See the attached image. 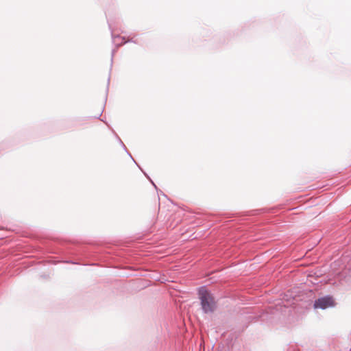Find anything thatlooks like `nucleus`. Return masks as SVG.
<instances>
[{
    "instance_id": "nucleus-3",
    "label": "nucleus",
    "mask_w": 351,
    "mask_h": 351,
    "mask_svg": "<svg viewBox=\"0 0 351 351\" xmlns=\"http://www.w3.org/2000/svg\"><path fill=\"white\" fill-rule=\"evenodd\" d=\"M335 306V302L333 298L330 296V308Z\"/></svg>"
},
{
    "instance_id": "nucleus-2",
    "label": "nucleus",
    "mask_w": 351,
    "mask_h": 351,
    "mask_svg": "<svg viewBox=\"0 0 351 351\" xmlns=\"http://www.w3.org/2000/svg\"><path fill=\"white\" fill-rule=\"evenodd\" d=\"M329 307V295L320 297L315 300L313 304L315 309H326Z\"/></svg>"
},
{
    "instance_id": "nucleus-1",
    "label": "nucleus",
    "mask_w": 351,
    "mask_h": 351,
    "mask_svg": "<svg viewBox=\"0 0 351 351\" xmlns=\"http://www.w3.org/2000/svg\"><path fill=\"white\" fill-rule=\"evenodd\" d=\"M201 306L204 313H211L216 309L217 305L213 295L202 287L198 291Z\"/></svg>"
}]
</instances>
